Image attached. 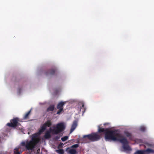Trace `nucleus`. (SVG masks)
Instances as JSON below:
<instances>
[{"instance_id": "f03ea898", "label": "nucleus", "mask_w": 154, "mask_h": 154, "mask_svg": "<svg viewBox=\"0 0 154 154\" xmlns=\"http://www.w3.org/2000/svg\"><path fill=\"white\" fill-rule=\"evenodd\" d=\"M38 136L39 134L37 133L33 134L31 136V140L22 142L21 146H25L28 150H33L40 140Z\"/></svg>"}, {"instance_id": "6ab92c4d", "label": "nucleus", "mask_w": 154, "mask_h": 154, "mask_svg": "<svg viewBox=\"0 0 154 154\" xmlns=\"http://www.w3.org/2000/svg\"><path fill=\"white\" fill-rule=\"evenodd\" d=\"M56 152L60 154H63L64 151L63 149H59L56 150Z\"/></svg>"}, {"instance_id": "6e6552de", "label": "nucleus", "mask_w": 154, "mask_h": 154, "mask_svg": "<svg viewBox=\"0 0 154 154\" xmlns=\"http://www.w3.org/2000/svg\"><path fill=\"white\" fill-rule=\"evenodd\" d=\"M77 125V122L76 121H74L72 124L70 130V133H72L76 128Z\"/></svg>"}, {"instance_id": "dca6fc26", "label": "nucleus", "mask_w": 154, "mask_h": 154, "mask_svg": "<svg viewBox=\"0 0 154 154\" xmlns=\"http://www.w3.org/2000/svg\"><path fill=\"white\" fill-rule=\"evenodd\" d=\"M134 154H145L143 150H138L135 152Z\"/></svg>"}, {"instance_id": "9b49d317", "label": "nucleus", "mask_w": 154, "mask_h": 154, "mask_svg": "<svg viewBox=\"0 0 154 154\" xmlns=\"http://www.w3.org/2000/svg\"><path fill=\"white\" fill-rule=\"evenodd\" d=\"M50 132H51L50 130L49 131H47L46 132L44 136V137L45 139H48L51 137V135L50 133Z\"/></svg>"}, {"instance_id": "39448f33", "label": "nucleus", "mask_w": 154, "mask_h": 154, "mask_svg": "<svg viewBox=\"0 0 154 154\" xmlns=\"http://www.w3.org/2000/svg\"><path fill=\"white\" fill-rule=\"evenodd\" d=\"M145 148H148L144 150L145 154H149L154 153V150L151 149V148H154V145L152 144L146 143H144Z\"/></svg>"}, {"instance_id": "aec40b11", "label": "nucleus", "mask_w": 154, "mask_h": 154, "mask_svg": "<svg viewBox=\"0 0 154 154\" xmlns=\"http://www.w3.org/2000/svg\"><path fill=\"white\" fill-rule=\"evenodd\" d=\"M82 112L83 113H84L85 110V109L84 107V104H82V106L80 107V111H81L82 110Z\"/></svg>"}, {"instance_id": "1a4fd4ad", "label": "nucleus", "mask_w": 154, "mask_h": 154, "mask_svg": "<svg viewBox=\"0 0 154 154\" xmlns=\"http://www.w3.org/2000/svg\"><path fill=\"white\" fill-rule=\"evenodd\" d=\"M66 102H63V101H60V102L57 104V109H63V106L66 103Z\"/></svg>"}, {"instance_id": "4468645a", "label": "nucleus", "mask_w": 154, "mask_h": 154, "mask_svg": "<svg viewBox=\"0 0 154 154\" xmlns=\"http://www.w3.org/2000/svg\"><path fill=\"white\" fill-rule=\"evenodd\" d=\"M47 127L44 123L42 126L41 129L39 130V132L40 133L43 132L46 128Z\"/></svg>"}, {"instance_id": "412c9836", "label": "nucleus", "mask_w": 154, "mask_h": 154, "mask_svg": "<svg viewBox=\"0 0 154 154\" xmlns=\"http://www.w3.org/2000/svg\"><path fill=\"white\" fill-rule=\"evenodd\" d=\"M59 110L57 111V114L58 115H60L61 112L63 111V109H59Z\"/></svg>"}, {"instance_id": "a878e982", "label": "nucleus", "mask_w": 154, "mask_h": 154, "mask_svg": "<svg viewBox=\"0 0 154 154\" xmlns=\"http://www.w3.org/2000/svg\"><path fill=\"white\" fill-rule=\"evenodd\" d=\"M63 145V143H60L59 144V146L60 147H61Z\"/></svg>"}, {"instance_id": "f3484780", "label": "nucleus", "mask_w": 154, "mask_h": 154, "mask_svg": "<svg viewBox=\"0 0 154 154\" xmlns=\"http://www.w3.org/2000/svg\"><path fill=\"white\" fill-rule=\"evenodd\" d=\"M69 152L70 154H75L77 153V151L75 149H71L69 150Z\"/></svg>"}, {"instance_id": "393cba45", "label": "nucleus", "mask_w": 154, "mask_h": 154, "mask_svg": "<svg viewBox=\"0 0 154 154\" xmlns=\"http://www.w3.org/2000/svg\"><path fill=\"white\" fill-rule=\"evenodd\" d=\"M60 136H56L54 138L55 140H58V139H60Z\"/></svg>"}, {"instance_id": "9d476101", "label": "nucleus", "mask_w": 154, "mask_h": 154, "mask_svg": "<svg viewBox=\"0 0 154 154\" xmlns=\"http://www.w3.org/2000/svg\"><path fill=\"white\" fill-rule=\"evenodd\" d=\"M108 128L104 129L99 127L98 130V132L100 133L103 132L105 134L106 133L107 131L108 130Z\"/></svg>"}, {"instance_id": "f257e3e1", "label": "nucleus", "mask_w": 154, "mask_h": 154, "mask_svg": "<svg viewBox=\"0 0 154 154\" xmlns=\"http://www.w3.org/2000/svg\"><path fill=\"white\" fill-rule=\"evenodd\" d=\"M105 139L113 141H117L122 143L123 148L125 150H130V147L128 145L127 139L123 136L117 130H108L105 135Z\"/></svg>"}, {"instance_id": "423d86ee", "label": "nucleus", "mask_w": 154, "mask_h": 154, "mask_svg": "<svg viewBox=\"0 0 154 154\" xmlns=\"http://www.w3.org/2000/svg\"><path fill=\"white\" fill-rule=\"evenodd\" d=\"M18 120L19 119L18 118H14L11 120V123H8L7 125L10 127H16L18 125V124H19L18 122Z\"/></svg>"}, {"instance_id": "5701e85b", "label": "nucleus", "mask_w": 154, "mask_h": 154, "mask_svg": "<svg viewBox=\"0 0 154 154\" xmlns=\"http://www.w3.org/2000/svg\"><path fill=\"white\" fill-rule=\"evenodd\" d=\"M79 146V145L78 144H75L73 145H72L71 146V148H77Z\"/></svg>"}, {"instance_id": "2eb2a0df", "label": "nucleus", "mask_w": 154, "mask_h": 154, "mask_svg": "<svg viewBox=\"0 0 154 154\" xmlns=\"http://www.w3.org/2000/svg\"><path fill=\"white\" fill-rule=\"evenodd\" d=\"M46 127H50L52 125V122L50 120H48L44 123Z\"/></svg>"}, {"instance_id": "f8f14e48", "label": "nucleus", "mask_w": 154, "mask_h": 154, "mask_svg": "<svg viewBox=\"0 0 154 154\" xmlns=\"http://www.w3.org/2000/svg\"><path fill=\"white\" fill-rule=\"evenodd\" d=\"M54 105H50L47 109L46 111L49 112L50 111H53L54 109Z\"/></svg>"}, {"instance_id": "a211bd4d", "label": "nucleus", "mask_w": 154, "mask_h": 154, "mask_svg": "<svg viewBox=\"0 0 154 154\" xmlns=\"http://www.w3.org/2000/svg\"><path fill=\"white\" fill-rule=\"evenodd\" d=\"M31 112V110H29L23 116V119H27L29 118V115Z\"/></svg>"}, {"instance_id": "bb28decb", "label": "nucleus", "mask_w": 154, "mask_h": 154, "mask_svg": "<svg viewBox=\"0 0 154 154\" xmlns=\"http://www.w3.org/2000/svg\"><path fill=\"white\" fill-rule=\"evenodd\" d=\"M15 153L14 154H20V153L18 151L16 152H15V151H14Z\"/></svg>"}, {"instance_id": "0eeeda50", "label": "nucleus", "mask_w": 154, "mask_h": 154, "mask_svg": "<svg viewBox=\"0 0 154 154\" xmlns=\"http://www.w3.org/2000/svg\"><path fill=\"white\" fill-rule=\"evenodd\" d=\"M56 71L55 69H52L46 70L44 72V74L46 76L53 75L54 74Z\"/></svg>"}, {"instance_id": "7ed1b4c3", "label": "nucleus", "mask_w": 154, "mask_h": 154, "mask_svg": "<svg viewBox=\"0 0 154 154\" xmlns=\"http://www.w3.org/2000/svg\"><path fill=\"white\" fill-rule=\"evenodd\" d=\"M65 128V126L63 122H61L57 124L54 129H52L50 128V131L53 134H57L63 131Z\"/></svg>"}, {"instance_id": "ddd939ff", "label": "nucleus", "mask_w": 154, "mask_h": 154, "mask_svg": "<svg viewBox=\"0 0 154 154\" xmlns=\"http://www.w3.org/2000/svg\"><path fill=\"white\" fill-rule=\"evenodd\" d=\"M124 133L126 137L129 138V139H132V136L131 133L127 131H124Z\"/></svg>"}, {"instance_id": "cd10ccee", "label": "nucleus", "mask_w": 154, "mask_h": 154, "mask_svg": "<svg viewBox=\"0 0 154 154\" xmlns=\"http://www.w3.org/2000/svg\"><path fill=\"white\" fill-rule=\"evenodd\" d=\"M20 89H19V91L20 92Z\"/></svg>"}, {"instance_id": "4be33fe9", "label": "nucleus", "mask_w": 154, "mask_h": 154, "mask_svg": "<svg viewBox=\"0 0 154 154\" xmlns=\"http://www.w3.org/2000/svg\"><path fill=\"white\" fill-rule=\"evenodd\" d=\"M140 130L142 131H144L146 130V128L144 126H141L140 128Z\"/></svg>"}, {"instance_id": "b1692460", "label": "nucleus", "mask_w": 154, "mask_h": 154, "mask_svg": "<svg viewBox=\"0 0 154 154\" xmlns=\"http://www.w3.org/2000/svg\"><path fill=\"white\" fill-rule=\"evenodd\" d=\"M68 138V137L66 136L62 137L61 138V140L63 141H64L67 140Z\"/></svg>"}, {"instance_id": "20e7f679", "label": "nucleus", "mask_w": 154, "mask_h": 154, "mask_svg": "<svg viewBox=\"0 0 154 154\" xmlns=\"http://www.w3.org/2000/svg\"><path fill=\"white\" fill-rule=\"evenodd\" d=\"M101 136L96 133H93L91 134L84 135L83 138L86 139H88L91 141H95L99 140Z\"/></svg>"}]
</instances>
